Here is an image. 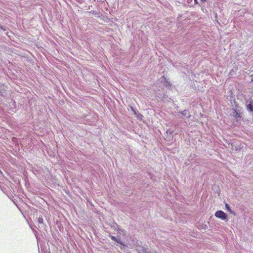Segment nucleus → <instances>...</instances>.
Returning a JSON list of instances; mask_svg holds the SVG:
<instances>
[{
    "instance_id": "f257e3e1",
    "label": "nucleus",
    "mask_w": 253,
    "mask_h": 253,
    "mask_svg": "<svg viewBox=\"0 0 253 253\" xmlns=\"http://www.w3.org/2000/svg\"><path fill=\"white\" fill-rule=\"evenodd\" d=\"M136 250L138 252V253H152L151 252L149 251L148 249L139 245H136Z\"/></svg>"
},
{
    "instance_id": "f03ea898",
    "label": "nucleus",
    "mask_w": 253,
    "mask_h": 253,
    "mask_svg": "<svg viewBox=\"0 0 253 253\" xmlns=\"http://www.w3.org/2000/svg\"><path fill=\"white\" fill-rule=\"evenodd\" d=\"M215 216L216 217L225 220L227 218V215L222 211H218L215 213Z\"/></svg>"
},
{
    "instance_id": "7ed1b4c3",
    "label": "nucleus",
    "mask_w": 253,
    "mask_h": 253,
    "mask_svg": "<svg viewBox=\"0 0 253 253\" xmlns=\"http://www.w3.org/2000/svg\"><path fill=\"white\" fill-rule=\"evenodd\" d=\"M233 116L235 118L237 121H238L241 118L240 113L235 109L233 110Z\"/></svg>"
},
{
    "instance_id": "20e7f679",
    "label": "nucleus",
    "mask_w": 253,
    "mask_h": 253,
    "mask_svg": "<svg viewBox=\"0 0 253 253\" xmlns=\"http://www.w3.org/2000/svg\"><path fill=\"white\" fill-rule=\"evenodd\" d=\"M247 108L248 111L250 112H253V101L251 100L250 101V103L247 106Z\"/></svg>"
},
{
    "instance_id": "39448f33",
    "label": "nucleus",
    "mask_w": 253,
    "mask_h": 253,
    "mask_svg": "<svg viewBox=\"0 0 253 253\" xmlns=\"http://www.w3.org/2000/svg\"><path fill=\"white\" fill-rule=\"evenodd\" d=\"M181 113L183 116L187 118H189L190 117V115L186 110H184Z\"/></svg>"
},
{
    "instance_id": "423d86ee",
    "label": "nucleus",
    "mask_w": 253,
    "mask_h": 253,
    "mask_svg": "<svg viewBox=\"0 0 253 253\" xmlns=\"http://www.w3.org/2000/svg\"><path fill=\"white\" fill-rule=\"evenodd\" d=\"M38 222L40 224H43V219L42 217H39L38 218Z\"/></svg>"
},
{
    "instance_id": "0eeeda50",
    "label": "nucleus",
    "mask_w": 253,
    "mask_h": 253,
    "mask_svg": "<svg viewBox=\"0 0 253 253\" xmlns=\"http://www.w3.org/2000/svg\"><path fill=\"white\" fill-rule=\"evenodd\" d=\"M225 207H226V209H227V210L228 211H229L230 213L232 212L231 208H230V206L228 204H225Z\"/></svg>"
},
{
    "instance_id": "6e6552de",
    "label": "nucleus",
    "mask_w": 253,
    "mask_h": 253,
    "mask_svg": "<svg viewBox=\"0 0 253 253\" xmlns=\"http://www.w3.org/2000/svg\"><path fill=\"white\" fill-rule=\"evenodd\" d=\"M116 242H117L118 243H119L123 246H124L123 242L119 239H117V241H116Z\"/></svg>"
},
{
    "instance_id": "1a4fd4ad",
    "label": "nucleus",
    "mask_w": 253,
    "mask_h": 253,
    "mask_svg": "<svg viewBox=\"0 0 253 253\" xmlns=\"http://www.w3.org/2000/svg\"><path fill=\"white\" fill-rule=\"evenodd\" d=\"M110 237L111 238V239L112 240H113V241H117V238H116L115 237H114V236H112V235H111V236H110Z\"/></svg>"
},
{
    "instance_id": "9d476101",
    "label": "nucleus",
    "mask_w": 253,
    "mask_h": 253,
    "mask_svg": "<svg viewBox=\"0 0 253 253\" xmlns=\"http://www.w3.org/2000/svg\"><path fill=\"white\" fill-rule=\"evenodd\" d=\"M2 175V172L0 170V176Z\"/></svg>"
},
{
    "instance_id": "9b49d317",
    "label": "nucleus",
    "mask_w": 253,
    "mask_h": 253,
    "mask_svg": "<svg viewBox=\"0 0 253 253\" xmlns=\"http://www.w3.org/2000/svg\"><path fill=\"white\" fill-rule=\"evenodd\" d=\"M132 111L134 112V114L136 115V112H135V111H134V110L133 109H132Z\"/></svg>"
},
{
    "instance_id": "f8f14e48",
    "label": "nucleus",
    "mask_w": 253,
    "mask_h": 253,
    "mask_svg": "<svg viewBox=\"0 0 253 253\" xmlns=\"http://www.w3.org/2000/svg\"><path fill=\"white\" fill-rule=\"evenodd\" d=\"M201 1H202L203 2H205L207 0H201Z\"/></svg>"
},
{
    "instance_id": "ddd939ff",
    "label": "nucleus",
    "mask_w": 253,
    "mask_h": 253,
    "mask_svg": "<svg viewBox=\"0 0 253 253\" xmlns=\"http://www.w3.org/2000/svg\"><path fill=\"white\" fill-rule=\"evenodd\" d=\"M163 80H166V79H165V78H164V77H163Z\"/></svg>"
}]
</instances>
